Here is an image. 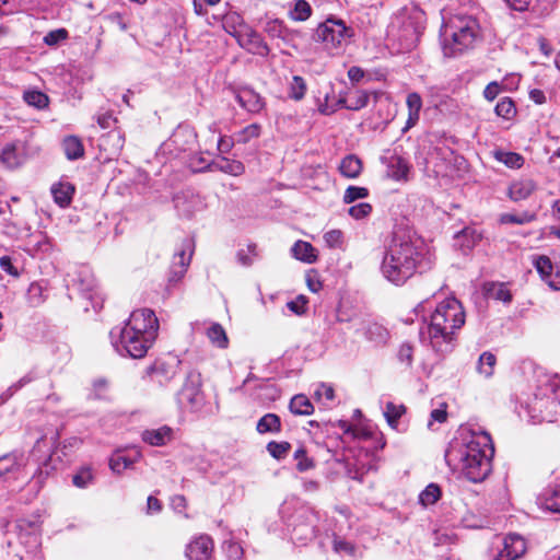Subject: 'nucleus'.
Masks as SVG:
<instances>
[{
  "label": "nucleus",
  "instance_id": "nucleus-1",
  "mask_svg": "<svg viewBox=\"0 0 560 560\" xmlns=\"http://www.w3.org/2000/svg\"><path fill=\"white\" fill-rule=\"evenodd\" d=\"M494 447L486 432L472 433L464 443L452 442L445 451V462L452 469H460L472 482L482 481L491 471Z\"/></svg>",
  "mask_w": 560,
  "mask_h": 560
},
{
  "label": "nucleus",
  "instance_id": "nucleus-2",
  "mask_svg": "<svg viewBox=\"0 0 560 560\" xmlns=\"http://www.w3.org/2000/svg\"><path fill=\"white\" fill-rule=\"evenodd\" d=\"M421 252L406 236L394 234L381 264V272L386 280L395 285H402L418 269Z\"/></svg>",
  "mask_w": 560,
  "mask_h": 560
},
{
  "label": "nucleus",
  "instance_id": "nucleus-3",
  "mask_svg": "<svg viewBox=\"0 0 560 560\" xmlns=\"http://www.w3.org/2000/svg\"><path fill=\"white\" fill-rule=\"evenodd\" d=\"M440 38L444 56L456 57L481 39L480 25L472 15L455 14L443 23Z\"/></svg>",
  "mask_w": 560,
  "mask_h": 560
},
{
  "label": "nucleus",
  "instance_id": "nucleus-4",
  "mask_svg": "<svg viewBox=\"0 0 560 560\" xmlns=\"http://www.w3.org/2000/svg\"><path fill=\"white\" fill-rule=\"evenodd\" d=\"M465 324V312L459 301L454 298L439 303L430 315L428 335L433 347L441 342H451L453 336Z\"/></svg>",
  "mask_w": 560,
  "mask_h": 560
},
{
  "label": "nucleus",
  "instance_id": "nucleus-5",
  "mask_svg": "<svg viewBox=\"0 0 560 560\" xmlns=\"http://www.w3.org/2000/svg\"><path fill=\"white\" fill-rule=\"evenodd\" d=\"M425 13L416 5L406 7L399 11L392 28H397V36L402 49L410 50L416 47L424 31Z\"/></svg>",
  "mask_w": 560,
  "mask_h": 560
},
{
  "label": "nucleus",
  "instance_id": "nucleus-6",
  "mask_svg": "<svg viewBox=\"0 0 560 560\" xmlns=\"http://www.w3.org/2000/svg\"><path fill=\"white\" fill-rule=\"evenodd\" d=\"M52 446L45 435H42L35 442L28 455V465L35 464L36 468L28 478L27 485L35 494L39 492L45 480L50 476L54 467L51 466Z\"/></svg>",
  "mask_w": 560,
  "mask_h": 560
},
{
  "label": "nucleus",
  "instance_id": "nucleus-7",
  "mask_svg": "<svg viewBox=\"0 0 560 560\" xmlns=\"http://www.w3.org/2000/svg\"><path fill=\"white\" fill-rule=\"evenodd\" d=\"M351 35L352 31L347 27L342 20L328 18L317 25L313 39L323 44L324 48L330 54H337L345 47Z\"/></svg>",
  "mask_w": 560,
  "mask_h": 560
},
{
  "label": "nucleus",
  "instance_id": "nucleus-8",
  "mask_svg": "<svg viewBox=\"0 0 560 560\" xmlns=\"http://www.w3.org/2000/svg\"><path fill=\"white\" fill-rule=\"evenodd\" d=\"M109 335L116 351L121 355L133 359L143 358L154 342V340H151L150 334L148 335L149 338H145L143 335L124 328H114Z\"/></svg>",
  "mask_w": 560,
  "mask_h": 560
},
{
  "label": "nucleus",
  "instance_id": "nucleus-9",
  "mask_svg": "<svg viewBox=\"0 0 560 560\" xmlns=\"http://www.w3.org/2000/svg\"><path fill=\"white\" fill-rule=\"evenodd\" d=\"M233 23V31H229L232 34L241 47L245 48L248 52L267 57L270 54V48L264 40L261 35L255 30L244 25L242 30H236L234 24H242V19L237 14H229L225 16L224 25L229 26Z\"/></svg>",
  "mask_w": 560,
  "mask_h": 560
},
{
  "label": "nucleus",
  "instance_id": "nucleus-10",
  "mask_svg": "<svg viewBox=\"0 0 560 560\" xmlns=\"http://www.w3.org/2000/svg\"><path fill=\"white\" fill-rule=\"evenodd\" d=\"M201 385V374L195 370L189 371L177 395L178 402L189 410H198L203 404Z\"/></svg>",
  "mask_w": 560,
  "mask_h": 560
},
{
  "label": "nucleus",
  "instance_id": "nucleus-11",
  "mask_svg": "<svg viewBox=\"0 0 560 560\" xmlns=\"http://www.w3.org/2000/svg\"><path fill=\"white\" fill-rule=\"evenodd\" d=\"M122 328L143 335L145 338H149L148 335L150 332L151 340H155L159 330V320L155 313L150 308L136 310L130 314L128 322Z\"/></svg>",
  "mask_w": 560,
  "mask_h": 560
},
{
  "label": "nucleus",
  "instance_id": "nucleus-12",
  "mask_svg": "<svg viewBox=\"0 0 560 560\" xmlns=\"http://www.w3.org/2000/svg\"><path fill=\"white\" fill-rule=\"evenodd\" d=\"M28 466V457L22 451H12L0 456V478L19 479Z\"/></svg>",
  "mask_w": 560,
  "mask_h": 560
},
{
  "label": "nucleus",
  "instance_id": "nucleus-13",
  "mask_svg": "<svg viewBox=\"0 0 560 560\" xmlns=\"http://www.w3.org/2000/svg\"><path fill=\"white\" fill-rule=\"evenodd\" d=\"M559 388L560 378L557 375L546 378V381L539 385L538 393L535 394L533 409H539L541 411L542 407L548 408L559 406L560 404L556 397Z\"/></svg>",
  "mask_w": 560,
  "mask_h": 560
},
{
  "label": "nucleus",
  "instance_id": "nucleus-14",
  "mask_svg": "<svg viewBox=\"0 0 560 560\" xmlns=\"http://www.w3.org/2000/svg\"><path fill=\"white\" fill-rule=\"evenodd\" d=\"M264 32L272 39H279L284 45L296 47V39L302 37V32L298 30H290L279 19H269L264 24Z\"/></svg>",
  "mask_w": 560,
  "mask_h": 560
},
{
  "label": "nucleus",
  "instance_id": "nucleus-15",
  "mask_svg": "<svg viewBox=\"0 0 560 560\" xmlns=\"http://www.w3.org/2000/svg\"><path fill=\"white\" fill-rule=\"evenodd\" d=\"M192 255V242L185 240L182 248L174 255L171 267V281H177L184 277L190 264Z\"/></svg>",
  "mask_w": 560,
  "mask_h": 560
},
{
  "label": "nucleus",
  "instance_id": "nucleus-16",
  "mask_svg": "<svg viewBox=\"0 0 560 560\" xmlns=\"http://www.w3.org/2000/svg\"><path fill=\"white\" fill-rule=\"evenodd\" d=\"M526 544L523 537L517 534H510L503 539V548L494 560H515L524 555Z\"/></svg>",
  "mask_w": 560,
  "mask_h": 560
},
{
  "label": "nucleus",
  "instance_id": "nucleus-17",
  "mask_svg": "<svg viewBox=\"0 0 560 560\" xmlns=\"http://www.w3.org/2000/svg\"><path fill=\"white\" fill-rule=\"evenodd\" d=\"M213 541L207 535L194 539L186 548V556L189 560H211Z\"/></svg>",
  "mask_w": 560,
  "mask_h": 560
},
{
  "label": "nucleus",
  "instance_id": "nucleus-18",
  "mask_svg": "<svg viewBox=\"0 0 560 560\" xmlns=\"http://www.w3.org/2000/svg\"><path fill=\"white\" fill-rule=\"evenodd\" d=\"M141 451L133 447L129 451V454L122 452H116L109 459V467L116 474H121L125 469L131 467L141 458Z\"/></svg>",
  "mask_w": 560,
  "mask_h": 560
},
{
  "label": "nucleus",
  "instance_id": "nucleus-19",
  "mask_svg": "<svg viewBox=\"0 0 560 560\" xmlns=\"http://www.w3.org/2000/svg\"><path fill=\"white\" fill-rule=\"evenodd\" d=\"M453 159V150L445 145L434 148L430 154V161L434 163V172L438 175H447Z\"/></svg>",
  "mask_w": 560,
  "mask_h": 560
},
{
  "label": "nucleus",
  "instance_id": "nucleus-20",
  "mask_svg": "<svg viewBox=\"0 0 560 560\" xmlns=\"http://www.w3.org/2000/svg\"><path fill=\"white\" fill-rule=\"evenodd\" d=\"M236 100L238 104L249 113H259L265 106L262 97L250 88L240 89L236 94Z\"/></svg>",
  "mask_w": 560,
  "mask_h": 560
},
{
  "label": "nucleus",
  "instance_id": "nucleus-21",
  "mask_svg": "<svg viewBox=\"0 0 560 560\" xmlns=\"http://www.w3.org/2000/svg\"><path fill=\"white\" fill-rule=\"evenodd\" d=\"M538 505L549 512L560 513V486H548L537 498Z\"/></svg>",
  "mask_w": 560,
  "mask_h": 560
},
{
  "label": "nucleus",
  "instance_id": "nucleus-22",
  "mask_svg": "<svg viewBox=\"0 0 560 560\" xmlns=\"http://www.w3.org/2000/svg\"><path fill=\"white\" fill-rule=\"evenodd\" d=\"M209 170V171H219L225 174H230L232 176H240L244 173L245 166L242 162L230 160L226 158H219L217 161H213L206 166L199 168V171Z\"/></svg>",
  "mask_w": 560,
  "mask_h": 560
},
{
  "label": "nucleus",
  "instance_id": "nucleus-23",
  "mask_svg": "<svg viewBox=\"0 0 560 560\" xmlns=\"http://www.w3.org/2000/svg\"><path fill=\"white\" fill-rule=\"evenodd\" d=\"M142 441L152 446H164L173 439V430L163 425L159 429H148L141 434Z\"/></svg>",
  "mask_w": 560,
  "mask_h": 560
},
{
  "label": "nucleus",
  "instance_id": "nucleus-24",
  "mask_svg": "<svg viewBox=\"0 0 560 560\" xmlns=\"http://www.w3.org/2000/svg\"><path fill=\"white\" fill-rule=\"evenodd\" d=\"M536 189V184L529 178L513 182L509 187V197L517 202L527 199Z\"/></svg>",
  "mask_w": 560,
  "mask_h": 560
},
{
  "label": "nucleus",
  "instance_id": "nucleus-25",
  "mask_svg": "<svg viewBox=\"0 0 560 560\" xmlns=\"http://www.w3.org/2000/svg\"><path fill=\"white\" fill-rule=\"evenodd\" d=\"M292 256L306 264H314L317 260V249L308 242L298 241L291 248Z\"/></svg>",
  "mask_w": 560,
  "mask_h": 560
},
{
  "label": "nucleus",
  "instance_id": "nucleus-26",
  "mask_svg": "<svg viewBox=\"0 0 560 560\" xmlns=\"http://www.w3.org/2000/svg\"><path fill=\"white\" fill-rule=\"evenodd\" d=\"M175 208L180 215L190 218L198 209L200 201L192 194H180L174 198Z\"/></svg>",
  "mask_w": 560,
  "mask_h": 560
},
{
  "label": "nucleus",
  "instance_id": "nucleus-27",
  "mask_svg": "<svg viewBox=\"0 0 560 560\" xmlns=\"http://www.w3.org/2000/svg\"><path fill=\"white\" fill-rule=\"evenodd\" d=\"M485 292L488 298L510 304L513 295L506 283L502 282H488L485 284Z\"/></svg>",
  "mask_w": 560,
  "mask_h": 560
},
{
  "label": "nucleus",
  "instance_id": "nucleus-28",
  "mask_svg": "<svg viewBox=\"0 0 560 560\" xmlns=\"http://www.w3.org/2000/svg\"><path fill=\"white\" fill-rule=\"evenodd\" d=\"M363 335L375 346H384L389 338L388 330L377 323L366 324L363 329Z\"/></svg>",
  "mask_w": 560,
  "mask_h": 560
},
{
  "label": "nucleus",
  "instance_id": "nucleus-29",
  "mask_svg": "<svg viewBox=\"0 0 560 560\" xmlns=\"http://www.w3.org/2000/svg\"><path fill=\"white\" fill-rule=\"evenodd\" d=\"M406 103L408 107V119L404 130L413 127L418 122L422 107V100L418 93H410L407 96Z\"/></svg>",
  "mask_w": 560,
  "mask_h": 560
},
{
  "label": "nucleus",
  "instance_id": "nucleus-30",
  "mask_svg": "<svg viewBox=\"0 0 560 560\" xmlns=\"http://www.w3.org/2000/svg\"><path fill=\"white\" fill-rule=\"evenodd\" d=\"M369 93L365 91H355L349 94L347 97H342L338 101V104L350 110H360L364 108L369 103Z\"/></svg>",
  "mask_w": 560,
  "mask_h": 560
},
{
  "label": "nucleus",
  "instance_id": "nucleus-31",
  "mask_svg": "<svg viewBox=\"0 0 560 560\" xmlns=\"http://www.w3.org/2000/svg\"><path fill=\"white\" fill-rule=\"evenodd\" d=\"M26 298L32 306L44 303L47 298V282L44 280L32 282L27 289Z\"/></svg>",
  "mask_w": 560,
  "mask_h": 560
},
{
  "label": "nucleus",
  "instance_id": "nucleus-32",
  "mask_svg": "<svg viewBox=\"0 0 560 560\" xmlns=\"http://www.w3.org/2000/svg\"><path fill=\"white\" fill-rule=\"evenodd\" d=\"M339 171L347 178H355L362 171V162L353 154L347 155L341 160Z\"/></svg>",
  "mask_w": 560,
  "mask_h": 560
},
{
  "label": "nucleus",
  "instance_id": "nucleus-33",
  "mask_svg": "<svg viewBox=\"0 0 560 560\" xmlns=\"http://www.w3.org/2000/svg\"><path fill=\"white\" fill-rule=\"evenodd\" d=\"M196 135L188 127H179L172 135L170 141L179 150L186 151L195 142Z\"/></svg>",
  "mask_w": 560,
  "mask_h": 560
},
{
  "label": "nucleus",
  "instance_id": "nucleus-34",
  "mask_svg": "<svg viewBox=\"0 0 560 560\" xmlns=\"http://www.w3.org/2000/svg\"><path fill=\"white\" fill-rule=\"evenodd\" d=\"M73 192L74 188L69 183H59L51 187V194L55 202L62 208L67 207L71 202Z\"/></svg>",
  "mask_w": 560,
  "mask_h": 560
},
{
  "label": "nucleus",
  "instance_id": "nucleus-35",
  "mask_svg": "<svg viewBox=\"0 0 560 560\" xmlns=\"http://www.w3.org/2000/svg\"><path fill=\"white\" fill-rule=\"evenodd\" d=\"M409 172V166L406 160L400 156H390L387 167V175L395 179H406Z\"/></svg>",
  "mask_w": 560,
  "mask_h": 560
},
{
  "label": "nucleus",
  "instance_id": "nucleus-36",
  "mask_svg": "<svg viewBox=\"0 0 560 560\" xmlns=\"http://www.w3.org/2000/svg\"><path fill=\"white\" fill-rule=\"evenodd\" d=\"M533 264L542 280H545L547 283L548 280L552 279L556 265H558V262H552L551 259L545 255L536 256L533 260Z\"/></svg>",
  "mask_w": 560,
  "mask_h": 560
},
{
  "label": "nucleus",
  "instance_id": "nucleus-37",
  "mask_svg": "<svg viewBox=\"0 0 560 560\" xmlns=\"http://www.w3.org/2000/svg\"><path fill=\"white\" fill-rule=\"evenodd\" d=\"M62 148L67 159L77 160L83 156L84 148L81 140L74 136H68L62 141Z\"/></svg>",
  "mask_w": 560,
  "mask_h": 560
},
{
  "label": "nucleus",
  "instance_id": "nucleus-38",
  "mask_svg": "<svg viewBox=\"0 0 560 560\" xmlns=\"http://www.w3.org/2000/svg\"><path fill=\"white\" fill-rule=\"evenodd\" d=\"M492 155L497 161L503 163L510 168H521L525 161L521 154L504 150H494Z\"/></svg>",
  "mask_w": 560,
  "mask_h": 560
},
{
  "label": "nucleus",
  "instance_id": "nucleus-39",
  "mask_svg": "<svg viewBox=\"0 0 560 560\" xmlns=\"http://www.w3.org/2000/svg\"><path fill=\"white\" fill-rule=\"evenodd\" d=\"M256 429L260 434L278 433L281 431L280 418L275 413H267L259 419Z\"/></svg>",
  "mask_w": 560,
  "mask_h": 560
},
{
  "label": "nucleus",
  "instance_id": "nucleus-40",
  "mask_svg": "<svg viewBox=\"0 0 560 560\" xmlns=\"http://www.w3.org/2000/svg\"><path fill=\"white\" fill-rule=\"evenodd\" d=\"M22 152L15 144H8L1 152V161L10 168L18 167L22 163Z\"/></svg>",
  "mask_w": 560,
  "mask_h": 560
},
{
  "label": "nucleus",
  "instance_id": "nucleus-41",
  "mask_svg": "<svg viewBox=\"0 0 560 560\" xmlns=\"http://www.w3.org/2000/svg\"><path fill=\"white\" fill-rule=\"evenodd\" d=\"M290 410L294 415L308 416L313 412L314 407L306 396L296 395L290 401Z\"/></svg>",
  "mask_w": 560,
  "mask_h": 560
},
{
  "label": "nucleus",
  "instance_id": "nucleus-42",
  "mask_svg": "<svg viewBox=\"0 0 560 560\" xmlns=\"http://www.w3.org/2000/svg\"><path fill=\"white\" fill-rule=\"evenodd\" d=\"M497 363L495 355L489 351L483 352L478 360L477 371L485 377L492 376Z\"/></svg>",
  "mask_w": 560,
  "mask_h": 560
},
{
  "label": "nucleus",
  "instance_id": "nucleus-43",
  "mask_svg": "<svg viewBox=\"0 0 560 560\" xmlns=\"http://www.w3.org/2000/svg\"><path fill=\"white\" fill-rule=\"evenodd\" d=\"M23 100L30 106H33L37 109H43L48 106L49 98L48 96L38 91V90H28L23 93Z\"/></svg>",
  "mask_w": 560,
  "mask_h": 560
},
{
  "label": "nucleus",
  "instance_id": "nucleus-44",
  "mask_svg": "<svg viewBox=\"0 0 560 560\" xmlns=\"http://www.w3.org/2000/svg\"><path fill=\"white\" fill-rule=\"evenodd\" d=\"M406 412L404 405H396L392 401L386 404L384 417L390 428L396 429L399 418Z\"/></svg>",
  "mask_w": 560,
  "mask_h": 560
},
{
  "label": "nucleus",
  "instance_id": "nucleus-45",
  "mask_svg": "<svg viewBox=\"0 0 560 560\" xmlns=\"http://www.w3.org/2000/svg\"><path fill=\"white\" fill-rule=\"evenodd\" d=\"M537 218L536 213L524 211L520 214L504 213L500 217L502 224H518L523 225L535 221Z\"/></svg>",
  "mask_w": 560,
  "mask_h": 560
},
{
  "label": "nucleus",
  "instance_id": "nucleus-46",
  "mask_svg": "<svg viewBox=\"0 0 560 560\" xmlns=\"http://www.w3.org/2000/svg\"><path fill=\"white\" fill-rule=\"evenodd\" d=\"M311 14L312 8L306 0H296L293 8L289 11V16L293 21H306Z\"/></svg>",
  "mask_w": 560,
  "mask_h": 560
},
{
  "label": "nucleus",
  "instance_id": "nucleus-47",
  "mask_svg": "<svg viewBox=\"0 0 560 560\" xmlns=\"http://www.w3.org/2000/svg\"><path fill=\"white\" fill-rule=\"evenodd\" d=\"M207 336L217 347L226 348L229 340L225 330L221 325L212 324L207 330Z\"/></svg>",
  "mask_w": 560,
  "mask_h": 560
},
{
  "label": "nucleus",
  "instance_id": "nucleus-48",
  "mask_svg": "<svg viewBox=\"0 0 560 560\" xmlns=\"http://www.w3.org/2000/svg\"><path fill=\"white\" fill-rule=\"evenodd\" d=\"M293 458L298 462L296 469L300 472L311 470L315 467L314 459L307 456L306 450L304 446H300L299 448L295 450V452L293 454Z\"/></svg>",
  "mask_w": 560,
  "mask_h": 560
},
{
  "label": "nucleus",
  "instance_id": "nucleus-49",
  "mask_svg": "<svg viewBox=\"0 0 560 560\" xmlns=\"http://www.w3.org/2000/svg\"><path fill=\"white\" fill-rule=\"evenodd\" d=\"M441 497V489L435 483H430L420 493L419 500L423 505L434 504Z\"/></svg>",
  "mask_w": 560,
  "mask_h": 560
},
{
  "label": "nucleus",
  "instance_id": "nucleus-50",
  "mask_svg": "<svg viewBox=\"0 0 560 560\" xmlns=\"http://www.w3.org/2000/svg\"><path fill=\"white\" fill-rule=\"evenodd\" d=\"M291 450V444L289 442H276L271 441L267 444V451L269 454L276 459H283L289 451Z\"/></svg>",
  "mask_w": 560,
  "mask_h": 560
},
{
  "label": "nucleus",
  "instance_id": "nucleus-51",
  "mask_svg": "<svg viewBox=\"0 0 560 560\" xmlns=\"http://www.w3.org/2000/svg\"><path fill=\"white\" fill-rule=\"evenodd\" d=\"M495 114L504 119H510L515 114V106L510 97H504L495 105Z\"/></svg>",
  "mask_w": 560,
  "mask_h": 560
},
{
  "label": "nucleus",
  "instance_id": "nucleus-52",
  "mask_svg": "<svg viewBox=\"0 0 560 560\" xmlns=\"http://www.w3.org/2000/svg\"><path fill=\"white\" fill-rule=\"evenodd\" d=\"M93 474L91 468L82 467L77 474L73 475L72 482L75 487L84 489L93 482Z\"/></svg>",
  "mask_w": 560,
  "mask_h": 560
},
{
  "label": "nucleus",
  "instance_id": "nucleus-53",
  "mask_svg": "<svg viewBox=\"0 0 560 560\" xmlns=\"http://www.w3.org/2000/svg\"><path fill=\"white\" fill-rule=\"evenodd\" d=\"M306 92V82L300 75H294L290 85V97L300 101L304 97Z\"/></svg>",
  "mask_w": 560,
  "mask_h": 560
},
{
  "label": "nucleus",
  "instance_id": "nucleus-54",
  "mask_svg": "<svg viewBox=\"0 0 560 560\" xmlns=\"http://www.w3.org/2000/svg\"><path fill=\"white\" fill-rule=\"evenodd\" d=\"M28 246L33 255L46 254L51 249L49 240L43 234H39L35 242L30 241Z\"/></svg>",
  "mask_w": 560,
  "mask_h": 560
},
{
  "label": "nucleus",
  "instance_id": "nucleus-55",
  "mask_svg": "<svg viewBox=\"0 0 560 560\" xmlns=\"http://www.w3.org/2000/svg\"><path fill=\"white\" fill-rule=\"evenodd\" d=\"M323 238L329 248L341 249L343 247V233L340 230H330L324 234Z\"/></svg>",
  "mask_w": 560,
  "mask_h": 560
},
{
  "label": "nucleus",
  "instance_id": "nucleus-56",
  "mask_svg": "<svg viewBox=\"0 0 560 560\" xmlns=\"http://www.w3.org/2000/svg\"><path fill=\"white\" fill-rule=\"evenodd\" d=\"M369 196V190L364 187L349 186L343 195L346 203H352L357 199H362Z\"/></svg>",
  "mask_w": 560,
  "mask_h": 560
},
{
  "label": "nucleus",
  "instance_id": "nucleus-57",
  "mask_svg": "<svg viewBox=\"0 0 560 560\" xmlns=\"http://www.w3.org/2000/svg\"><path fill=\"white\" fill-rule=\"evenodd\" d=\"M372 211V206L368 202H361L349 208L348 213L355 220L368 217Z\"/></svg>",
  "mask_w": 560,
  "mask_h": 560
},
{
  "label": "nucleus",
  "instance_id": "nucleus-58",
  "mask_svg": "<svg viewBox=\"0 0 560 560\" xmlns=\"http://www.w3.org/2000/svg\"><path fill=\"white\" fill-rule=\"evenodd\" d=\"M95 287H96V283L92 276H88L84 279H79V281H78L79 290L88 299H92Z\"/></svg>",
  "mask_w": 560,
  "mask_h": 560
},
{
  "label": "nucleus",
  "instance_id": "nucleus-59",
  "mask_svg": "<svg viewBox=\"0 0 560 560\" xmlns=\"http://www.w3.org/2000/svg\"><path fill=\"white\" fill-rule=\"evenodd\" d=\"M306 284L307 288L314 293H317L322 290L323 284L316 270L312 269L306 272Z\"/></svg>",
  "mask_w": 560,
  "mask_h": 560
},
{
  "label": "nucleus",
  "instance_id": "nucleus-60",
  "mask_svg": "<svg viewBox=\"0 0 560 560\" xmlns=\"http://www.w3.org/2000/svg\"><path fill=\"white\" fill-rule=\"evenodd\" d=\"M413 348L410 343H402L398 351V359L406 366L410 368L412 364Z\"/></svg>",
  "mask_w": 560,
  "mask_h": 560
},
{
  "label": "nucleus",
  "instance_id": "nucleus-61",
  "mask_svg": "<svg viewBox=\"0 0 560 560\" xmlns=\"http://www.w3.org/2000/svg\"><path fill=\"white\" fill-rule=\"evenodd\" d=\"M256 245H249L247 252L244 249H240L237 252V261L245 267H248L253 264V256L255 255Z\"/></svg>",
  "mask_w": 560,
  "mask_h": 560
},
{
  "label": "nucleus",
  "instance_id": "nucleus-62",
  "mask_svg": "<svg viewBox=\"0 0 560 560\" xmlns=\"http://www.w3.org/2000/svg\"><path fill=\"white\" fill-rule=\"evenodd\" d=\"M0 268L8 275L18 278L20 276L19 268L14 265L10 256L0 257Z\"/></svg>",
  "mask_w": 560,
  "mask_h": 560
},
{
  "label": "nucleus",
  "instance_id": "nucleus-63",
  "mask_svg": "<svg viewBox=\"0 0 560 560\" xmlns=\"http://www.w3.org/2000/svg\"><path fill=\"white\" fill-rule=\"evenodd\" d=\"M306 299L300 295L298 299L287 303L288 308L296 315H302L306 311Z\"/></svg>",
  "mask_w": 560,
  "mask_h": 560
},
{
  "label": "nucleus",
  "instance_id": "nucleus-64",
  "mask_svg": "<svg viewBox=\"0 0 560 560\" xmlns=\"http://www.w3.org/2000/svg\"><path fill=\"white\" fill-rule=\"evenodd\" d=\"M259 135H260V126L258 124L248 125L241 131V137H242L243 142H247L254 138H258Z\"/></svg>",
  "mask_w": 560,
  "mask_h": 560
}]
</instances>
